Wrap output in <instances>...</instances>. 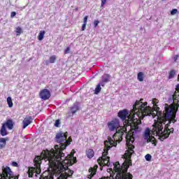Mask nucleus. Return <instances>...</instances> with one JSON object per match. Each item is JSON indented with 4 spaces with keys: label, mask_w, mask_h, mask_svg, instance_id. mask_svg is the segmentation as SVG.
Listing matches in <instances>:
<instances>
[{
    "label": "nucleus",
    "mask_w": 179,
    "mask_h": 179,
    "mask_svg": "<svg viewBox=\"0 0 179 179\" xmlns=\"http://www.w3.org/2000/svg\"><path fill=\"white\" fill-rule=\"evenodd\" d=\"M60 147L58 145H55V149L52 148L50 150H46L42 151L41 155H36L34 159V167H30L28 170V176L29 178L36 174H40L41 173V163L43 160L49 162V167L52 169L53 173H64L68 170L69 166H72L71 159H65V154L62 152V150L66 149V146H69L68 143H60Z\"/></svg>",
    "instance_id": "nucleus-2"
},
{
    "label": "nucleus",
    "mask_w": 179,
    "mask_h": 179,
    "mask_svg": "<svg viewBox=\"0 0 179 179\" xmlns=\"http://www.w3.org/2000/svg\"><path fill=\"white\" fill-rule=\"evenodd\" d=\"M71 51V48L67 47L66 50H64V54H69V52Z\"/></svg>",
    "instance_id": "nucleus-33"
},
{
    "label": "nucleus",
    "mask_w": 179,
    "mask_h": 179,
    "mask_svg": "<svg viewBox=\"0 0 179 179\" xmlns=\"http://www.w3.org/2000/svg\"><path fill=\"white\" fill-rule=\"evenodd\" d=\"M110 79V74H105L102 76V80L101 82V86H104L103 83H107V82L109 81Z\"/></svg>",
    "instance_id": "nucleus-17"
},
{
    "label": "nucleus",
    "mask_w": 179,
    "mask_h": 179,
    "mask_svg": "<svg viewBox=\"0 0 179 179\" xmlns=\"http://www.w3.org/2000/svg\"><path fill=\"white\" fill-rule=\"evenodd\" d=\"M100 92H101V87L100 84H98L95 88L94 93H95V94H99V93H100Z\"/></svg>",
    "instance_id": "nucleus-25"
},
{
    "label": "nucleus",
    "mask_w": 179,
    "mask_h": 179,
    "mask_svg": "<svg viewBox=\"0 0 179 179\" xmlns=\"http://www.w3.org/2000/svg\"><path fill=\"white\" fill-rule=\"evenodd\" d=\"M74 153H75V150H73L71 151V155H69V157H65V159H64V160H65V159L66 160H71V166H72V164H74V163L76 162V157H73Z\"/></svg>",
    "instance_id": "nucleus-16"
},
{
    "label": "nucleus",
    "mask_w": 179,
    "mask_h": 179,
    "mask_svg": "<svg viewBox=\"0 0 179 179\" xmlns=\"http://www.w3.org/2000/svg\"><path fill=\"white\" fill-rule=\"evenodd\" d=\"M73 174V171H72V170H71V169H69V170H68L67 176H68L69 177H71Z\"/></svg>",
    "instance_id": "nucleus-31"
},
{
    "label": "nucleus",
    "mask_w": 179,
    "mask_h": 179,
    "mask_svg": "<svg viewBox=\"0 0 179 179\" xmlns=\"http://www.w3.org/2000/svg\"><path fill=\"white\" fill-rule=\"evenodd\" d=\"M143 99L136 101L135 102V107H139V109L134 108V111L138 113L140 111V118L143 120L145 117L149 116L157 117L158 122L155 123L152 125V129L147 127L145 128L143 135H170L173 129H169L170 124L173 122H177L176 120V115H177V111H178L179 101L176 104L168 103L164 104V110L163 113L160 111V108L157 106V102H154V108H152L150 106H148V102H142Z\"/></svg>",
    "instance_id": "nucleus-1"
},
{
    "label": "nucleus",
    "mask_w": 179,
    "mask_h": 179,
    "mask_svg": "<svg viewBox=\"0 0 179 179\" xmlns=\"http://www.w3.org/2000/svg\"><path fill=\"white\" fill-rule=\"evenodd\" d=\"M39 97L42 100H48L51 97V92L47 89H43L40 92Z\"/></svg>",
    "instance_id": "nucleus-10"
},
{
    "label": "nucleus",
    "mask_w": 179,
    "mask_h": 179,
    "mask_svg": "<svg viewBox=\"0 0 179 179\" xmlns=\"http://www.w3.org/2000/svg\"><path fill=\"white\" fill-rule=\"evenodd\" d=\"M135 142V137L134 135H126V146L127 148V150L124 155V159L125 161L122 164H120L119 162L113 164L114 168L113 170L115 171L116 176L114 178V176H110L109 179H133L134 176L132 173L128 172V169H129V166H132V160L131 157H132V155L135 153L134 149H135V145H134V143Z\"/></svg>",
    "instance_id": "nucleus-3"
},
{
    "label": "nucleus",
    "mask_w": 179,
    "mask_h": 179,
    "mask_svg": "<svg viewBox=\"0 0 179 179\" xmlns=\"http://www.w3.org/2000/svg\"><path fill=\"white\" fill-rule=\"evenodd\" d=\"M39 179H54V173L49 171H45L41 175Z\"/></svg>",
    "instance_id": "nucleus-12"
},
{
    "label": "nucleus",
    "mask_w": 179,
    "mask_h": 179,
    "mask_svg": "<svg viewBox=\"0 0 179 179\" xmlns=\"http://www.w3.org/2000/svg\"><path fill=\"white\" fill-rule=\"evenodd\" d=\"M178 79H179V74H178Z\"/></svg>",
    "instance_id": "nucleus-44"
},
{
    "label": "nucleus",
    "mask_w": 179,
    "mask_h": 179,
    "mask_svg": "<svg viewBox=\"0 0 179 179\" xmlns=\"http://www.w3.org/2000/svg\"><path fill=\"white\" fill-rule=\"evenodd\" d=\"M7 104L10 108H12V107H13V102L12 101V97L8 96L7 98Z\"/></svg>",
    "instance_id": "nucleus-23"
},
{
    "label": "nucleus",
    "mask_w": 179,
    "mask_h": 179,
    "mask_svg": "<svg viewBox=\"0 0 179 179\" xmlns=\"http://www.w3.org/2000/svg\"><path fill=\"white\" fill-rule=\"evenodd\" d=\"M57 61V56L56 55H52L49 58V62L50 64H54Z\"/></svg>",
    "instance_id": "nucleus-24"
},
{
    "label": "nucleus",
    "mask_w": 179,
    "mask_h": 179,
    "mask_svg": "<svg viewBox=\"0 0 179 179\" xmlns=\"http://www.w3.org/2000/svg\"><path fill=\"white\" fill-rule=\"evenodd\" d=\"M178 55H176L173 57V60L175 61V62L177 61V59H178Z\"/></svg>",
    "instance_id": "nucleus-39"
},
{
    "label": "nucleus",
    "mask_w": 179,
    "mask_h": 179,
    "mask_svg": "<svg viewBox=\"0 0 179 179\" xmlns=\"http://www.w3.org/2000/svg\"><path fill=\"white\" fill-rule=\"evenodd\" d=\"M107 2V0H101V6H104Z\"/></svg>",
    "instance_id": "nucleus-38"
},
{
    "label": "nucleus",
    "mask_w": 179,
    "mask_h": 179,
    "mask_svg": "<svg viewBox=\"0 0 179 179\" xmlns=\"http://www.w3.org/2000/svg\"><path fill=\"white\" fill-rule=\"evenodd\" d=\"M136 108V109H135ZM135 110H139V107H135V103L133 105V109L128 112V110L124 109L120 110L117 116L122 121H124V127H130L131 135H135L139 131V125L142 124V118L141 117V111L136 112Z\"/></svg>",
    "instance_id": "nucleus-4"
},
{
    "label": "nucleus",
    "mask_w": 179,
    "mask_h": 179,
    "mask_svg": "<svg viewBox=\"0 0 179 179\" xmlns=\"http://www.w3.org/2000/svg\"><path fill=\"white\" fill-rule=\"evenodd\" d=\"M178 13V10H177L176 8H173L171 11V15H174L176 13Z\"/></svg>",
    "instance_id": "nucleus-29"
},
{
    "label": "nucleus",
    "mask_w": 179,
    "mask_h": 179,
    "mask_svg": "<svg viewBox=\"0 0 179 179\" xmlns=\"http://www.w3.org/2000/svg\"><path fill=\"white\" fill-rule=\"evenodd\" d=\"M57 135H62V134H57Z\"/></svg>",
    "instance_id": "nucleus-43"
},
{
    "label": "nucleus",
    "mask_w": 179,
    "mask_h": 179,
    "mask_svg": "<svg viewBox=\"0 0 179 179\" xmlns=\"http://www.w3.org/2000/svg\"><path fill=\"white\" fill-rule=\"evenodd\" d=\"M145 159L147 162H150V160H152V155L150 154H147L145 156Z\"/></svg>",
    "instance_id": "nucleus-28"
},
{
    "label": "nucleus",
    "mask_w": 179,
    "mask_h": 179,
    "mask_svg": "<svg viewBox=\"0 0 179 179\" xmlns=\"http://www.w3.org/2000/svg\"><path fill=\"white\" fill-rule=\"evenodd\" d=\"M122 140V135L120 136V141Z\"/></svg>",
    "instance_id": "nucleus-42"
},
{
    "label": "nucleus",
    "mask_w": 179,
    "mask_h": 179,
    "mask_svg": "<svg viewBox=\"0 0 179 179\" xmlns=\"http://www.w3.org/2000/svg\"><path fill=\"white\" fill-rule=\"evenodd\" d=\"M157 136H158V139H159V141H161V142H163V141H164V139H167V138H169V135H167V136L157 135Z\"/></svg>",
    "instance_id": "nucleus-26"
},
{
    "label": "nucleus",
    "mask_w": 179,
    "mask_h": 179,
    "mask_svg": "<svg viewBox=\"0 0 179 179\" xmlns=\"http://www.w3.org/2000/svg\"><path fill=\"white\" fill-rule=\"evenodd\" d=\"M0 179H18L16 176L13 175V172L10 170L9 166H6L3 169L2 173L1 174Z\"/></svg>",
    "instance_id": "nucleus-8"
},
{
    "label": "nucleus",
    "mask_w": 179,
    "mask_h": 179,
    "mask_svg": "<svg viewBox=\"0 0 179 179\" xmlns=\"http://www.w3.org/2000/svg\"><path fill=\"white\" fill-rule=\"evenodd\" d=\"M115 138H117V135H113V138H111V137H108V139L104 141V148L102 156L97 159L101 170H103V166H108V167L110 166V157L107 155H108V150H110L111 148L117 146Z\"/></svg>",
    "instance_id": "nucleus-5"
},
{
    "label": "nucleus",
    "mask_w": 179,
    "mask_h": 179,
    "mask_svg": "<svg viewBox=\"0 0 179 179\" xmlns=\"http://www.w3.org/2000/svg\"><path fill=\"white\" fill-rule=\"evenodd\" d=\"M99 23H100L99 20H94V27H96L97 26H99Z\"/></svg>",
    "instance_id": "nucleus-35"
},
{
    "label": "nucleus",
    "mask_w": 179,
    "mask_h": 179,
    "mask_svg": "<svg viewBox=\"0 0 179 179\" xmlns=\"http://www.w3.org/2000/svg\"><path fill=\"white\" fill-rule=\"evenodd\" d=\"M87 156L88 159H92L94 156V151L92 149H89L87 151Z\"/></svg>",
    "instance_id": "nucleus-20"
},
{
    "label": "nucleus",
    "mask_w": 179,
    "mask_h": 179,
    "mask_svg": "<svg viewBox=\"0 0 179 179\" xmlns=\"http://www.w3.org/2000/svg\"><path fill=\"white\" fill-rule=\"evenodd\" d=\"M6 141H8V138H0V149H3V148H5L6 146Z\"/></svg>",
    "instance_id": "nucleus-18"
},
{
    "label": "nucleus",
    "mask_w": 179,
    "mask_h": 179,
    "mask_svg": "<svg viewBox=\"0 0 179 179\" xmlns=\"http://www.w3.org/2000/svg\"><path fill=\"white\" fill-rule=\"evenodd\" d=\"M56 142L57 143H67V145H71V141L68 139V136L66 135H57Z\"/></svg>",
    "instance_id": "nucleus-9"
},
{
    "label": "nucleus",
    "mask_w": 179,
    "mask_h": 179,
    "mask_svg": "<svg viewBox=\"0 0 179 179\" xmlns=\"http://www.w3.org/2000/svg\"><path fill=\"white\" fill-rule=\"evenodd\" d=\"M12 166H13V167H19V164H17V162H13Z\"/></svg>",
    "instance_id": "nucleus-34"
},
{
    "label": "nucleus",
    "mask_w": 179,
    "mask_h": 179,
    "mask_svg": "<svg viewBox=\"0 0 179 179\" xmlns=\"http://www.w3.org/2000/svg\"><path fill=\"white\" fill-rule=\"evenodd\" d=\"M87 19H89V16L86 15L83 19V24H87Z\"/></svg>",
    "instance_id": "nucleus-30"
},
{
    "label": "nucleus",
    "mask_w": 179,
    "mask_h": 179,
    "mask_svg": "<svg viewBox=\"0 0 179 179\" xmlns=\"http://www.w3.org/2000/svg\"><path fill=\"white\" fill-rule=\"evenodd\" d=\"M13 127H15V122H13V120L8 119L4 123L2 124L1 129H0V134L1 135H8V131L6 130V128L9 131H12L13 129Z\"/></svg>",
    "instance_id": "nucleus-7"
},
{
    "label": "nucleus",
    "mask_w": 179,
    "mask_h": 179,
    "mask_svg": "<svg viewBox=\"0 0 179 179\" xmlns=\"http://www.w3.org/2000/svg\"><path fill=\"white\" fill-rule=\"evenodd\" d=\"M108 128L110 132L115 131L113 135H117V134L119 135H124V134H126V135H132L131 132L129 131L128 133V131H127V127L120 125V120L117 118L113 119L110 122H108Z\"/></svg>",
    "instance_id": "nucleus-6"
},
{
    "label": "nucleus",
    "mask_w": 179,
    "mask_h": 179,
    "mask_svg": "<svg viewBox=\"0 0 179 179\" xmlns=\"http://www.w3.org/2000/svg\"><path fill=\"white\" fill-rule=\"evenodd\" d=\"M145 76V74L143 72H139L137 75V79L139 80V82H143V78Z\"/></svg>",
    "instance_id": "nucleus-22"
},
{
    "label": "nucleus",
    "mask_w": 179,
    "mask_h": 179,
    "mask_svg": "<svg viewBox=\"0 0 179 179\" xmlns=\"http://www.w3.org/2000/svg\"><path fill=\"white\" fill-rule=\"evenodd\" d=\"M97 169H99V166L97 164H95L94 167L90 168L89 173H90V174L88 176L89 179H92V177L95 176L97 171Z\"/></svg>",
    "instance_id": "nucleus-13"
},
{
    "label": "nucleus",
    "mask_w": 179,
    "mask_h": 179,
    "mask_svg": "<svg viewBox=\"0 0 179 179\" xmlns=\"http://www.w3.org/2000/svg\"><path fill=\"white\" fill-rule=\"evenodd\" d=\"M31 121H33V118L31 116L27 117L24 119L22 124H23V128H27V127H29L30 124L31 123Z\"/></svg>",
    "instance_id": "nucleus-14"
},
{
    "label": "nucleus",
    "mask_w": 179,
    "mask_h": 179,
    "mask_svg": "<svg viewBox=\"0 0 179 179\" xmlns=\"http://www.w3.org/2000/svg\"><path fill=\"white\" fill-rule=\"evenodd\" d=\"M44 36H45V31H41L38 35V40L41 41L44 38Z\"/></svg>",
    "instance_id": "nucleus-21"
},
{
    "label": "nucleus",
    "mask_w": 179,
    "mask_h": 179,
    "mask_svg": "<svg viewBox=\"0 0 179 179\" xmlns=\"http://www.w3.org/2000/svg\"><path fill=\"white\" fill-rule=\"evenodd\" d=\"M86 24H83L82 25V31H85V30H86Z\"/></svg>",
    "instance_id": "nucleus-36"
},
{
    "label": "nucleus",
    "mask_w": 179,
    "mask_h": 179,
    "mask_svg": "<svg viewBox=\"0 0 179 179\" xmlns=\"http://www.w3.org/2000/svg\"><path fill=\"white\" fill-rule=\"evenodd\" d=\"M14 16H16V12L13 11L10 13V17L13 18Z\"/></svg>",
    "instance_id": "nucleus-37"
},
{
    "label": "nucleus",
    "mask_w": 179,
    "mask_h": 179,
    "mask_svg": "<svg viewBox=\"0 0 179 179\" xmlns=\"http://www.w3.org/2000/svg\"><path fill=\"white\" fill-rule=\"evenodd\" d=\"M176 75H177V71L175 69H172L169 73L168 79H173L176 77Z\"/></svg>",
    "instance_id": "nucleus-19"
},
{
    "label": "nucleus",
    "mask_w": 179,
    "mask_h": 179,
    "mask_svg": "<svg viewBox=\"0 0 179 179\" xmlns=\"http://www.w3.org/2000/svg\"><path fill=\"white\" fill-rule=\"evenodd\" d=\"M70 111L71 113H67V118H70L73 114H76V113L79 111V103H75L73 106L70 107Z\"/></svg>",
    "instance_id": "nucleus-11"
},
{
    "label": "nucleus",
    "mask_w": 179,
    "mask_h": 179,
    "mask_svg": "<svg viewBox=\"0 0 179 179\" xmlns=\"http://www.w3.org/2000/svg\"><path fill=\"white\" fill-rule=\"evenodd\" d=\"M17 33V36H20L22 33H23V31H22V28L20 27H17L15 30Z\"/></svg>",
    "instance_id": "nucleus-27"
},
{
    "label": "nucleus",
    "mask_w": 179,
    "mask_h": 179,
    "mask_svg": "<svg viewBox=\"0 0 179 179\" xmlns=\"http://www.w3.org/2000/svg\"><path fill=\"white\" fill-rule=\"evenodd\" d=\"M178 80L179 81V79H178ZM176 92H179V84L176 85Z\"/></svg>",
    "instance_id": "nucleus-40"
},
{
    "label": "nucleus",
    "mask_w": 179,
    "mask_h": 179,
    "mask_svg": "<svg viewBox=\"0 0 179 179\" xmlns=\"http://www.w3.org/2000/svg\"><path fill=\"white\" fill-rule=\"evenodd\" d=\"M162 1H164V0H162Z\"/></svg>",
    "instance_id": "nucleus-46"
},
{
    "label": "nucleus",
    "mask_w": 179,
    "mask_h": 179,
    "mask_svg": "<svg viewBox=\"0 0 179 179\" xmlns=\"http://www.w3.org/2000/svg\"><path fill=\"white\" fill-rule=\"evenodd\" d=\"M64 135H66V134H64Z\"/></svg>",
    "instance_id": "nucleus-45"
},
{
    "label": "nucleus",
    "mask_w": 179,
    "mask_h": 179,
    "mask_svg": "<svg viewBox=\"0 0 179 179\" xmlns=\"http://www.w3.org/2000/svg\"><path fill=\"white\" fill-rule=\"evenodd\" d=\"M99 179H108V177H102V178H101Z\"/></svg>",
    "instance_id": "nucleus-41"
},
{
    "label": "nucleus",
    "mask_w": 179,
    "mask_h": 179,
    "mask_svg": "<svg viewBox=\"0 0 179 179\" xmlns=\"http://www.w3.org/2000/svg\"><path fill=\"white\" fill-rule=\"evenodd\" d=\"M145 138H148V140H147L148 143L151 142V143H152L154 146H157V140H156V138L153 136L145 135Z\"/></svg>",
    "instance_id": "nucleus-15"
},
{
    "label": "nucleus",
    "mask_w": 179,
    "mask_h": 179,
    "mask_svg": "<svg viewBox=\"0 0 179 179\" xmlns=\"http://www.w3.org/2000/svg\"><path fill=\"white\" fill-rule=\"evenodd\" d=\"M59 124H60L59 120H57L55 121V127H56L57 128H58V127H59Z\"/></svg>",
    "instance_id": "nucleus-32"
}]
</instances>
